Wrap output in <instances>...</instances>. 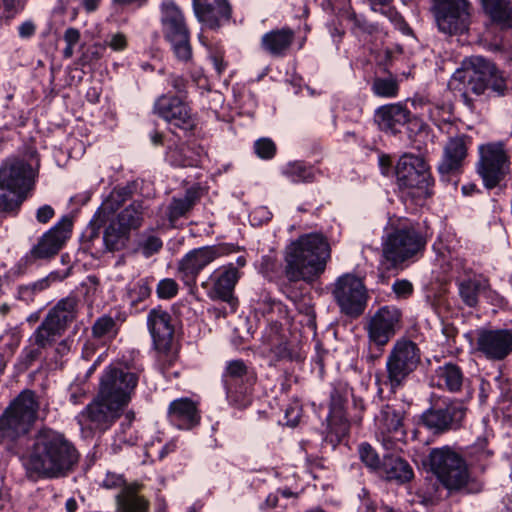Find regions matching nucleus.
Wrapping results in <instances>:
<instances>
[{"instance_id": "f257e3e1", "label": "nucleus", "mask_w": 512, "mask_h": 512, "mask_svg": "<svg viewBox=\"0 0 512 512\" xmlns=\"http://www.w3.org/2000/svg\"><path fill=\"white\" fill-rule=\"evenodd\" d=\"M78 457L75 446L63 433L44 428L35 435L24 467L29 478L56 479L66 476Z\"/></svg>"}, {"instance_id": "f03ea898", "label": "nucleus", "mask_w": 512, "mask_h": 512, "mask_svg": "<svg viewBox=\"0 0 512 512\" xmlns=\"http://www.w3.org/2000/svg\"><path fill=\"white\" fill-rule=\"evenodd\" d=\"M449 88L459 93L464 104L474 109L470 95L481 96L489 89L497 95H504L506 83L496 66L482 56H471L463 60L448 82Z\"/></svg>"}, {"instance_id": "7ed1b4c3", "label": "nucleus", "mask_w": 512, "mask_h": 512, "mask_svg": "<svg viewBox=\"0 0 512 512\" xmlns=\"http://www.w3.org/2000/svg\"><path fill=\"white\" fill-rule=\"evenodd\" d=\"M330 254V245L324 236L305 234L286 248L285 275L291 282L312 281L324 272Z\"/></svg>"}, {"instance_id": "20e7f679", "label": "nucleus", "mask_w": 512, "mask_h": 512, "mask_svg": "<svg viewBox=\"0 0 512 512\" xmlns=\"http://www.w3.org/2000/svg\"><path fill=\"white\" fill-rule=\"evenodd\" d=\"M40 413L46 414V408L41 409L35 392L22 391L0 415V444L11 445L26 436Z\"/></svg>"}, {"instance_id": "39448f33", "label": "nucleus", "mask_w": 512, "mask_h": 512, "mask_svg": "<svg viewBox=\"0 0 512 512\" xmlns=\"http://www.w3.org/2000/svg\"><path fill=\"white\" fill-rule=\"evenodd\" d=\"M427 463L431 472L450 492H473L472 478L462 455L450 446L433 448Z\"/></svg>"}, {"instance_id": "423d86ee", "label": "nucleus", "mask_w": 512, "mask_h": 512, "mask_svg": "<svg viewBox=\"0 0 512 512\" xmlns=\"http://www.w3.org/2000/svg\"><path fill=\"white\" fill-rule=\"evenodd\" d=\"M425 245L426 239L416 225L400 221L383 240L382 262L387 268H394L416 256Z\"/></svg>"}, {"instance_id": "0eeeda50", "label": "nucleus", "mask_w": 512, "mask_h": 512, "mask_svg": "<svg viewBox=\"0 0 512 512\" xmlns=\"http://www.w3.org/2000/svg\"><path fill=\"white\" fill-rule=\"evenodd\" d=\"M81 301L76 295L60 299L47 313L41 324L31 335L30 340L42 348H47L60 337L79 314Z\"/></svg>"}, {"instance_id": "6e6552de", "label": "nucleus", "mask_w": 512, "mask_h": 512, "mask_svg": "<svg viewBox=\"0 0 512 512\" xmlns=\"http://www.w3.org/2000/svg\"><path fill=\"white\" fill-rule=\"evenodd\" d=\"M421 352L416 343L407 339L397 340L386 360L387 378L384 384L392 392L402 388L407 378L416 370Z\"/></svg>"}, {"instance_id": "1a4fd4ad", "label": "nucleus", "mask_w": 512, "mask_h": 512, "mask_svg": "<svg viewBox=\"0 0 512 512\" xmlns=\"http://www.w3.org/2000/svg\"><path fill=\"white\" fill-rule=\"evenodd\" d=\"M138 384V375L119 365H110L100 379V399L124 408Z\"/></svg>"}, {"instance_id": "9d476101", "label": "nucleus", "mask_w": 512, "mask_h": 512, "mask_svg": "<svg viewBox=\"0 0 512 512\" xmlns=\"http://www.w3.org/2000/svg\"><path fill=\"white\" fill-rule=\"evenodd\" d=\"M161 23L164 37L171 44L174 55L180 61H188L192 56L189 30L181 10L174 2L162 4Z\"/></svg>"}, {"instance_id": "9b49d317", "label": "nucleus", "mask_w": 512, "mask_h": 512, "mask_svg": "<svg viewBox=\"0 0 512 512\" xmlns=\"http://www.w3.org/2000/svg\"><path fill=\"white\" fill-rule=\"evenodd\" d=\"M395 173L401 189H413V195L418 197L430 196L431 173L422 157L404 154L396 164Z\"/></svg>"}, {"instance_id": "f8f14e48", "label": "nucleus", "mask_w": 512, "mask_h": 512, "mask_svg": "<svg viewBox=\"0 0 512 512\" xmlns=\"http://www.w3.org/2000/svg\"><path fill=\"white\" fill-rule=\"evenodd\" d=\"M405 410L401 406L384 405L375 416V434L387 450H401L405 443Z\"/></svg>"}, {"instance_id": "ddd939ff", "label": "nucleus", "mask_w": 512, "mask_h": 512, "mask_svg": "<svg viewBox=\"0 0 512 512\" xmlns=\"http://www.w3.org/2000/svg\"><path fill=\"white\" fill-rule=\"evenodd\" d=\"M480 160L477 172L486 188L496 187L505 177L510 167V155L503 142L480 146Z\"/></svg>"}, {"instance_id": "4468645a", "label": "nucleus", "mask_w": 512, "mask_h": 512, "mask_svg": "<svg viewBox=\"0 0 512 512\" xmlns=\"http://www.w3.org/2000/svg\"><path fill=\"white\" fill-rule=\"evenodd\" d=\"M147 326L155 349L159 352L158 364L162 370L173 364L176 356L170 353L174 335L171 315L160 308L152 309L147 316Z\"/></svg>"}, {"instance_id": "2eb2a0df", "label": "nucleus", "mask_w": 512, "mask_h": 512, "mask_svg": "<svg viewBox=\"0 0 512 512\" xmlns=\"http://www.w3.org/2000/svg\"><path fill=\"white\" fill-rule=\"evenodd\" d=\"M333 296L341 312L348 316L361 315L367 305V291L362 280L352 274L339 277L333 289Z\"/></svg>"}, {"instance_id": "dca6fc26", "label": "nucleus", "mask_w": 512, "mask_h": 512, "mask_svg": "<svg viewBox=\"0 0 512 512\" xmlns=\"http://www.w3.org/2000/svg\"><path fill=\"white\" fill-rule=\"evenodd\" d=\"M230 252L231 249L226 245H212L192 249L179 262V276L186 285L192 286L205 267Z\"/></svg>"}, {"instance_id": "f3484780", "label": "nucleus", "mask_w": 512, "mask_h": 512, "mask_svg": "<svg viewBox=\"0 0 512 512\" xmlns=\"http://www.w3.org/2000/svg\"><path fill=\"white\" fill-rule=\"evenodd\" d=\"M401 311L394 306L380 308L367 324L369 342L384 347L400 328Z\"/></svg>"}, {"instance_id": "a211bd4d", "label": "nucleus", "mask_w": 512, "mask_h": 512, "mask_svg": "<svg viewBox=\"0 0 512 512\" xmlns=\"http://www.w3.org/2000/svg\"><path fill=\"white\" fill-rule=\"evenodd\" d=\"M122 410L118 405L100 399L98 393L97 398L79 413L77 422L82 431H103L111 426Z\"/></svg>"}, {"instance_id": "6ab92c4d", "label": "nucleus", "mask_w": 512, "mask_h": 512, "mask_svg": "<svg viewBox=\"0 0 512 512\" xmlns=\"http://www.w3.org/2000/svg\"><path fill=\"white\" fill-rule=\"evenodd\" d=\"M466 415L465 406L451 401L443 406H433L422 415L423 424L434 433L457 429Z\"/></svg>"}, {"instance_id": "aec40b11", "label": "nucleus", "mask_w": 512, "mask_h": 512, "mask_svg": "<svg viewBox=\"0 0 512 512\" xmlns=\"http://www.w3.org/2000/svg\"><path fill=\"white\" fill-rule=\"evenodd\" d=\"M73 222L69 216H63L52 228L45 232L30 250L34 259L54 257L70 238Z\"/></svg>"}, {"instance_id": "412c9836", "label": "nucleus", "mask_w": 512, "mask_h": 512, "mask_svg": "<svg viewBox=\"0 0 512 512\" xmlns=\"http://www.w3.org/2000/svg\"><path fill=\"white\" fill-rule=\"evenodd\" d=\"M476 348L489 360H503L512 352V332L481 328L477 331Z\"/></svg>"}, {"instance_id": "4be33fe9", "label": "nucleus", "mask_w": 512, "mask_h": 512, "mask_svg": "<svg viewBox=\"0 0 512 512\" xmlns=\"http://www.w3.org/2000/svg\"><path fill=\"white\" fill-rule=\"evenodd\" d=\"M154 111L176 128L190 131L196 126V120L190 108L178 97L167 95L159 97L155 102Z\"/></svg>"}, {"instance_id": "5701e85b", "label": "nucleus", "mask_w": 512, "mask_h": 512, "mask_svg": "<svg viewBox=\"0 0 512 512\" xmlns=\"http://www.w3.org/2000/svg\"><path fill=\"white\" fill-rule=\"evenodd\" d=\"M467 137L464 135L451 137L444 146L443 156L438 164V172L444 182L454 181L461 172L467 156Z\"/></svg>"}, {"instance_id": "b1692460", "label": "nucleus", "mask_w": 512, "mask_h": 512, "mask_svg": "<svg viewBox=\"0 0 512 512\" xmlns=\"http://www.w3.org/2000/svg\"><path fill=\"white\" fill-rule=\"evenodd\" d=\"M435 21L440 32L447 35H462L469 30L473 7L462 5L457 7L433 9Z\"/></svg>"}, {"instance_id": "393cba45", "label": "nucleus", "mask_w": 512, "mask_h": 512, "mask_svg": "<svg viewBox=\"0 0 512 512\" xmlns=\"http://www.w3.org/2000/svg\"><path fill=\"white\" fill-rule=\"evenodd\" d=\"M34 177L33 168L24 160H7L0 167V183L25 196L33 187Z\"/></svg>"}, {"instance_id": "a878e982", "label": "nucleus", "mask_w": 512, "mask_h": 512, "mask_svg": "<svg viewBox=\"0 0 512 512\" xmlns=\"http://www.w3.org/2000/svg\"><path fill=\"white\" fill-rule=\"evenodd\" d=\"M348 389L345 386L334 388L331 393V412L327 418L330 442H339L348 432V422L343 413L347 401Z\"/></svg>"}, {"instance_id": "bb28decb", "label": "nucleus", "mask_w": 512, "mask_h": 512, "mask_svg": "<svg viewBox=\"0 0 512 512\" xmlns=\"http://www.w3.org/2000/svg\"><path fill=\"white\" fill-rule=\"evenodd\" d=\"M193 9L198 20L211 29L220 27L231 16L227 0H193Z\"/></svg>"}, {"instance_id": "cd10ccee", "label": "nucleus", "mask_w": 512, "mask_h": 512, "mask_svg": "<svg viewBox=\"0 0 512 512\" xmlns=\"http://www.w3.org/2000/svg\"><path fill=\"white\" fill-rule=\"evenodd\" d=\"M248 369L242 360H232L226 365L223 381L226 388L227 399L235 404L242 405L247 388L242 385L247 376Z\"/></svg>"}, {"instance_id": "c85d7f7f", "label": "nucleus", "mask_w": 512, "mask_h": 512, "mask_svg": "<svg viewBox=\"0 0 512 512\" xmlns=\"http://www.w3.org/2000/svg\"><path fill=\"white\" fill-rule=\"evenodd\" d=\"M468 382L462 367L452 361L438 366L432 376L434 386L450 393L461 392Z\"/></svg>"}, {"instance_id": "c756f323", "label": "nucleus", "mask_w": 512, "mask_h": 512, "mask_svg": "<svg viewBox=\"0 0 512 512\" xmlns=\"http://www.w3.org/2000/svg\"><path fill=\"white\" fill-rule=\"evenodd\" d=\"M240 277L241 273L234 263H229L216 269L210 276L213 282V289L209 292L210 298L230 302Z\"/></svg>"}, {"instance_id": "7c9ffc66", "label": "nucleus", "mask_w": 512, "mask_h": 512, "mask_svg": "<svg viewBox=\"0 0 512 512\" xmlns=\"http://www.w3.org/2000/svg\"><path fill=\"white\" fill-rule=\"evenodd\" d=\"M410 111L400 103L384 105L376 110L375 119L382 131L397 134L409 120Z\"/></svg>"}, {"instance_id": "2f4dec72", "label": "nucleus", "mask_w": 512, "mask_h": 512, "mask_svg": "<svg viewBox=\"0 0 512 512\" xmlns=\"http://www.w3.org/2000/svg\"><path fill=\"white\" fill-rule=\"evenodd\" d=\"M168 418L179 429H191L200 420L196 404L189 398L172 401L168 408Z\"/></svg>"}, {"instance_id": "473e14b6", "label": "nucleus", "mask_w": 512, "mask_h": 512, "mask_svg": "<svg viewBox=\"0 0 512 512\" xmlns=\"http://www.w3.org/2000/svg\"><path fill=\"white\" fill-rule=\"evenodd\" d=\"M130 198V191L127 188H115L103 200L101 206L91 221V226L100 228L110 220L111 216Z\"/></svg>"}, {"instance_id": "72a5a7b5", "label": "nucleus", "mask_w": 512, "mask_h": 512, "mask_svg": "<svg viewBox=\"0 0 512 512\" xmlns=\"http://www.w3.org/2000/svg\"><path fill=\"white\" fill-rule=\"evenodd\" d=\"M294 36L293 30L290 28L271 30L262 36L261 47L274 57H282L289 50Z\"/></svg>"}, {"instance_id": "f704fd0d", "label": "nucleus", "mask_w": 512, "mask_h": 512, "mask_svg": "<svg viewBox=\"0 0 512 512\" xmlns=\"http://www.w3.org/2000/svg\"><path fill=\"white\" fill-rule=\"evenodd\" d=\"M140 486L137 484L124 485L116 496L119 512H148V500L139 494Z\"/></svg>"}, {"instance_id": "c9c22d12", "label": "nucleus", "mask_w": 512, "mask_h": 512, "mask_svg": "<svg viewBox=\"0 0 512 512\" xmlns=\"http://www.w3.org/2000/svg\"><path fill=\"white\" fill-rule=\"evenodd\" d=\"M485 13L501 29H512V3L510 0H481Z\"/></svg>"}, {"instance_id": "e433bc0d", "label": "nucleus", "mask_w": 512, "mask_h": 512, "mask_svg": "<svg viewBox=\"0 0 512 512\" xmlns=\"http://www.w3.org/2000/svg\"><path fill=\"white\" fill-rule=\"evenodd\" d=\"M146 214L147 206L144 205V202L134 201L124 208L114 220L129 233L131 230L138 229L142 225Z\"/></svg>"}, {"instance_id": "4c0bfd02", "label": "nucleus", "mask_w": 512, "mask_h": 512, "mask_svg": "<svg viewBox=\"0 0 512 512\" xmlns=\"http://www.w3.org/2000/svg\"><path fill=\"white\" fill-rule=\"evenodd\" d=\"M488 286L487 280L481 278H468L458 281V292L461 300L468 307H475L478 298Z\"/></svg>"}, {"instance_id": "58836bf2", "label": "nucleus", "mask_w": 512, "mask_h": 512, "mask_svg": "<svg viewBox=\"0 0 512 512\" xmlns=\"http://www.w3.org/2000/svg\"><path fill=\"white\" fill-rule=\"evenodd\" d=\"M199 199V193L196 189H188L181 198H173L168 207V219L173 225L180 217L186 215Z\"/></svg>"}, {"instance_id": "ea45409f", "label": "nucleus", "mask_w": 512, "mask_h": 512, "mask_svg": "<svg viewBox=\"0 0 512 512\" xmlns=\"http://www.w3.org/2000/svg\"><path fill=\"white\" fill-rule=\"evenodd\" d=\"M383 466L388 479L406 482L413 477V470L408 462L399 457L385 458Z\"/></svg>"}, {"instance_id": "a19ab883", "label": "nucleus", "mask_w": 512, "mask_h": 512, "mask_svg": "<svg viewBox=\"0 0 512 512\" xmlns=\"http://www.w3.org/2000/svg\"><path fill=\"white\" fill-rule=\"evenodd\" d=\"M340 17L351 25L352 33L357 36L361 34L371 35L378 31L376 24L369 23L363 16L356 14L350 6L342 10Z\"/></svg>"}, {"instance_id": "79ce46f5", "label": "nucleus", "mask_w": 512, "mask_h": 512, "mask_svg": "<svg viewBox=\"0 0 512 512\" xmlns=\"http://www.w3.org/2000/svg\"><path fill=\"white\" fill-rule=\"evenodd\" d=\"M109 221V225L104 230L103 241L108 251H119L125 246L129 233L115 220Z\"/></svg>"}, {"instance_id": "37998d69", "label": "nucleus", "mask_w": 512, "mask_h": 512, "mask_svg": "<svg viewBox=\"0 0 512 512\" xmlns=\"http://www.w3.org/2000/svg\"><path fill=\"white\" fill-rule=\"evenodd\" d=\"M282 174L292 183H309L315 178L313 168L300 161L288 163L282 169Z\"/></svg>"}, {"instance_id": "c03bdc74", "label": "nucleus", "mask_w": 512, "mask_h": 512, "mask_svg": "<svg viewBox=\"0 0 512 512\" xmlns=\"http://www.w3.org/2000/svg\"><path fill=\"white\" fill-rule=\"evenodd\" d=\"M167 161L173 166L187 167L197 165V159L191 155L190 148L184 144L170 146L166 152Z\"/></svg>"}, {"instance_id": "a18cd8bd", "label": "nucleus", "mask_w": 512, "mask_h": 512, "mask_svg": "<svg viewBox=\"0 0 512 512\" xmlns=\"http://www.w3.org/2000/svg\"><path fill=\"white\" fill-rule=\"evenodd\" d=\"M25 198V195L20 194L19 190L0 183V211L14 212L18 210Z\"/></svg>"}, {"instance_id": "49530a36", "label": "nucleus", "mask_w": 512, "mask_h": 512, "mask_svg": "<svg viewBox=\"0 0 512 512\" xmlns=\"http://www.w3.org/2000/svg\"><path fill=\"white\" fill-rule=\"evenodd\" d=\"M117 333L116 323L110 316L104 315L98 318L92 326V335L97 339H110Z\"/></svg>"}, {"instance_id": "de8ad7c7", "label": "nucleus", "mask_w": 512, "mask_h": 512, "mask_svg": "<svg viewBox=\"0 0 512 512\" xmlns=\"http://www.w3.org/2000/svg\"><path fill=\"white\" fill-rule=\"evenodd\" d=\"M371 90L378 97L393 98L397 96L399 87L397 81L391 77L376 78L372 83Z\"/></svg>"}, {"instance_id": "09e8293b", "label": "nucleus", "mask_w": 512, "mask_h": 512, "mask_svg": "<svg viewBox=\"0 0 512 512\" xmlns=\"http://www.w3.org/2000/svg\"><path fill=\"white\" fill-rule=\"evenodd\" d=\"M162 246L163 242L158 236L151 233H143L139 237L137 249L144 257L149 258L158 253Z\"/></svg>"}, {"instance_id": "8fccbe9b", "label": "nucleus", "mask_w": 512, "mask_h": 512, "mask_svg": "<svg viewBox=\"0 0 512 512\" xmlns=\"http://www.w3.org/2000/svg\"><path fill=\"white\" fill-rule=\"evenodd\" d=\"M49 285L50 277H46L36 282L19 286L17 291V298L28 303L33 300L36 293L47 289Z\"/></svg>"}, {"instance_id": "3c124183", "label": "nucleus", "mask_w": 512, "mask_h": 512, "mask_svg": "<svg viewBox=\"0 0 512 512\" xmlns=\"http://www.w3.org/2000/svg\"><path fill=\"white\" fill-rule=\"evenodd\" d=\"M134 419V414L129 412L125 415L124 421L120 425V430L116 434V441L119 444H127L129 446L135 445L137 436L131 431V424Z\"/></svg>"}, {"instance_id": "603ef678", "label": "nucleus", "mask_w": 512, "mask_h": 512, "mask_svg": "<svg viewBox=\"0 0 512 512\" xmlns=\"http://www.w3.org/2000/svg\"><path fill=\"white\" fill-rule=\"evenodd\" d=\"M428 114L430 119L437 125L448 122L452 116V105L449 103L429 104Z\"/></svg>"}, {"instance_id": "864d4df0", "label": "nucleus", "mask_w": 512, "mask_h": 512, "mask_svg": "<svg viewBox=\"0 0 512 512\" xmlns=\"http://www.w3.org/2000/svg\"><path fill=\"white\" fill-rule=\"evenodd\" d=\"M359 456L368 468L375 470L380 467V458L371 445L362 443L359 446Z\"/></svg>"}, {"instance_id": "5fc2aeb1", "label": "nucleus", "mask_w": 512, "mask_h": 512, "mask_svg": "<svg viewBox=\"0 0 512 512\" xmlns=\"http://www.w3.org/2000/svg\"><path fill=\"white\" fill-rule=\"evenodd\" d=\"M151 294V288L147 279H141L129 291L132 304L143 301Z\"/></svg>"}, {"instance_id": "6e6d98bb", "label": "nucleus", "mask_w": 512, "mask_h": 512, "mask_svg": "<svg viewBox=\"0 0 512 512\" xmlns=\"http://www.w3.org/2000/svg\"><path fill=\"white\" fill-rule=\"evenodd\" d=\"M156 293L160 299H171L178 293V284L171 278L162 279L157 284Z\"/></svg>"}, {"instance_id": "4d7b16f0", "label": "nucleus", "mask_w": 512, "mask_h": 512, "mask_svg": "<svg viewBox=\"0 0 512 512\" xmlns=\"http://www.w3.org/2000/svg\"><path fill=\"white\" fill-rule=\"evenodd\" d=\"M254 149L256 154L263 159H270L275 155L276 146L271 139L262 138L255 142Z\"/></svg>"}, {"instance_id": "13d9d810", "label": "nucleus", "mask_w": 512, "mask_h": 512, "mask_svg": "<svg viewBox=\"0 0 512 512\" xmlns=\"http://www.w3.org/2000/svg\"><path fill=\"white\" fill-rule=\"evenodd\" d=\"M1 17L7 20L12 19L23 9L20 0H0Z\"/></svg>"}, {"instance_id": "bf43d9fd", "label": "nucleus", "mask_w": 512, "mask_h": 512, "mask_svg": "<svg viewBox=\"0 0 512 512\" xmlns=\"http://www.w3.org/2000/svg\"><path fill=\"white\" fill-rule=\"evenodd\" d=\"M393 292L397 295L398 298H407L413 292V285L408 280H397L392 285Z\"/></svg>"}, {"instance_id": "052dcab7", "label": "nucleus", "mask_w": 512, "mask_h": 512, "mask_svg": "<svg viewBox=\"0 0 512 512\" xmlns=\"http://www.w3.org/2000/svg\"><path fill=\"white\" fill-rule=\"evenodd\" d=\"M105 44L114 51H122L127 46V40L124 34L116 33L111 35L109 40L105 41Z\"/></svg>"}, {"instance_id": "680f3d73", "label": "nucleus", "mask_w": 512, "mask_h": 512, "mask_svg": "<svg viewBox=\"0 0 512 512\" xmlns=\"http://www.w3.org/2000/svg\"><path fill=\"white\" fill-rule=\"evenodd\" d=\"M210 60L218 75H221L226 70L227 63L224 61V54L221 50L211 52Z\"/></svg>"}, {"instance_id": "e2e57ef3", "label": "nucleus", "mask_w": 512, "mask_h": 512, "mask_svg": "<svg viewBox=\"0 0 512 512\" xmlns=\"http://www.w3.org/2000/svg\"><path fill=\"white\" fill-rule=\"evenodd\" d=\"M55 215V211L50 205H43L36 211V220L41 224L48 223Z\"/></svg>"}, {"instance_id": "0e129e2a", "label": "nucleus", "mask_w": 512, "mask_h": 512, "mask_svg": "<svg viewBox=\"0 0 512 512\" xmlns=\"http://www.w3.org/2000/svg\"><path fill=\"white\" fill-rule=\"evenodd\" d=\"M87 396V391L79 386L73 385L70 387V402L74 405L80 404Z\"/></svg>"}, {"instance_id": "69168bd1", "label": "nucleus", "mask_w": 512, "mask_h": 512, "mask_svg": "<svg viewBox=\"0 0 512 512\" xmlns=\"http://www.w3.org/2000/svg\"><path fill=\"white\" fill-rule=\"evenodd\" d=\"M81 38L80 31L74 27H69L65 30L63 39L67 45L75 46Z\"/></svg>"}, {"instance_id": "338daca9", "label": "nucleus", "mask_w": 512, "mask_h": 512, "mask_svg": "<svg viewBox=\"0 0 512 512\" xmlns=\"http://www.w3.org/2000/svg\"><path fill=\"white\" fill-rule=\"evenodd\" d=\"M406 125L407 130L410 133V136L412 134H417L421 132L426 127V124L421 119H419L418 117H412L411 115L409 116V120L406 123Z\"/></svg>"}, {"instance_id": "774afa93", "label": "nucleus", "mask_w": 512, "mask_h": 512, "mask_svg": "<svg viewBox=\"0 0 512 512\" xmlns=\"http://www.w3.org/2000/svg\"><path fill=\"white\" fill-rule=\"evenodd\" d=\"M124 485V479L121 475L108 473L106 478L103 480V486L108 489L122 487Z\"/></svg>"}]
</instances>
